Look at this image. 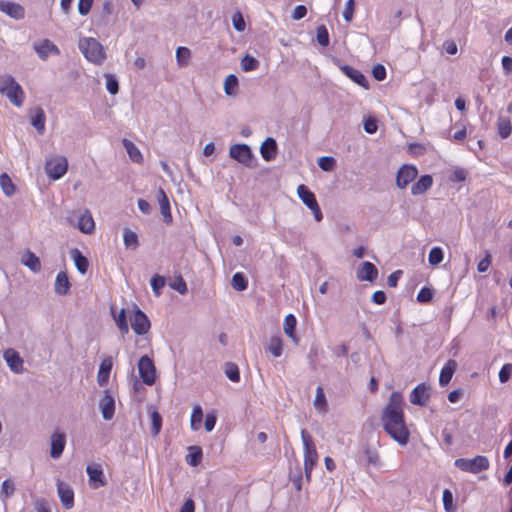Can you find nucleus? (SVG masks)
I'll use <instances>...</instances> for the list:
<instances>
[{"mask_svg": "<svg viewBox=\"0 0 512 512\" xmlns=\"http://www.w3.org/2000/svg\"><path fill=\"white\" fill-rule=\"evenodd\" d=\"M381 422L385 432L398 444L404 446L409 441L410 432L405 425L403 398L401 393L393 392L383 408Z\"/></svg>", "mask_w": 512, "mask_h": 512, "instance_id": "1", "label": "nucleus"}, {"mask_svg": "<svg viewBox=\"0 0 512 512\" xmlns=\"http://www.w3.org/2000/svg\"><path fill=\"white\" fill-rule=\"evenodd\" d=\"M79 49L84 57L94 64L99 65L106 58L104 47L95 38L88 37L80 39Z\"/></svg>", "mask_w": 512, "mask_h": 512, "instance_id": "2", "label": "nucleus"}, {"mask_svg": "<svg viewBox=\"0 0 512 512\" xmlns=\"http://www.w3.org/2000/svg\"><path fill=\"white\" fill-rule=\"evenodd\" d=\"M301 438L304 446V471L307 481H310L311 473L318 460V453L312 436L305 430H301Z\"/></svg>", "mask_w": 512, "mask_h": 512, "instance_id": "3", "label": "nucleus"}, {"mask_svg": "<svg viewBox=\"0 0 512 512\" xmlns=\"http://www.w3.org/2000/svg\"><path fill=\"white\" fill-rule=\"evenodd\" d=\"M0 93L7 96L11 103L20 107L24 102V92L21 86L10 75L0 78Z\"/></svg>", "mask_w": 512, "mask_h": 512, "instance_id": "4", "label": "nucleus"}, {"mask_svg": "<svg viewBox=\"0 0 512 512\" xmlns=\"http://www.w3.org/2000/svg\"><path fill=\"white\" fill-rule=\"evenodd\" d=\"M67 169L68 161L64 156H51L45 161V171L52 180H58L63 177L66 174Z\"/></svg>", "mask_w": 512, "mask_h": 512, "instance_id": "5", "label": "nucleus"}, {"mask_svg": "<svg viewBox=\"0 0 512 512\" xmlns=\"http://www.w3.org/2000/svg\"><path fill=\"white\" fill-rule=\"evenodd\" d=\"M130 327L138 335L146 334L151 327L148 316L136 304H133L130 310Z\"/></svg>", "mask_w": 512, "mask_h": 512, "instance_id": "6", "label": "nucleus"}, {"mask_svg": "<svg viewBox=\"0 0 512 512\" xmlns=\"http://www.w3.org/2000/svg\"><path fill=\"white\" fill-rule=\"evenodd\" d=\"M455 466L462 471L476 474L488 469L489 460L482 455H477L473 459L459 458L455 460Z\"/></svg>", "mask_w": 512, "mask_h": 512, "instance_id": "7", "label": "nucleus"}, {"mask_svg": "<svg viewBox=\"0 0 512 512\" xmlns=\"http://www.w3.org/2000/svg\"><path fill=\"white\" fill-rule=\"evenodd\" d=\"M297 194L302 202L312 211L314 219L320 222L323 219V214L314 193L307 186L301 184L297 188Z\"/></svg>", "mask_w": 512, "mask_h": 512, "instance_id": "8", "label": "nucleus"}, {"mask_svg": "<svg viewBox=\"0 0 512 512\" xmlns=\"http://www.w3.org/2000/svg\"><path fill=\"white\" fill-rule=\"evenodd\" d=\"M231 158L237 160L242 165L248 168H254L256 165L253 162V154L251 148L247 144H234L229 149Z\"/></svg>", "mask_w": 512, "mask_h": 512, "instance_id": "9", "label": "nucleus"}, {"mask_svg": "<svg viewBox=\"0 0 512 512\" xmlns=\"http://www.w3.org/2000/svg\"><path fill=\"white\" fill-rule=\"evenodd\" d=\"M138 372L143 383L153 385L156 380V368L154 362L147 355L142 356L138 361Z\"/></svg>", "mask_w": 512, "mask_h": 512, "instance_id": "10", "label": "nucleus"}, {"mask_svg": "<svg viewBox=\"0 0 512 512\" xmlns=\"http://www.w3.org/2000/svg\"><path fill=\"white\" fill-rule=\"evenodd\" d=\"M418 175V170L413 165L405 164L397 172L396 185L400 189H404L409 185Z\"/></svg>", "mask_w": 512, "mask_h": 512, "instance_id": "11", "label": "nucleus"}, {"mask_svg": "<svg viewBox=\"0 0 512 512\" xmlns=\"http://www.w3.org/2000/svg\"><path fill=\"white\" fill-rule=\"evenodd\" d=\"M89 476V485L93 489H98L106 484L104 473L100 464L92 463L86 468Z\"/></svg>", "mask_w": 512, "mask_h": 512, "instance_id": "12", "label": "nucleus"}, {"mask_svg": "<svg viewBox=\"0 0 512 512\" xmlns=\"http://www.w3.org/2000/svg\"><path fill=\"white\" fill-rule=\"evenodd\" d=\"M430 398V386L426 383L417 385L410 394V402L414 405L425 406Z\"/></svg>", "mask_w": 512, "mask_h": 512, "instance_id": "13", "label": "nucleus"}, {"mask_svg": "<svg viewBox=\"0 0 512 512\" xmlns=\"http://www.w3.org/2000/svg\"><path fill=\"white\" fill-rule=\"evenodd\" d=\"M0 11L15 20H22L25 17L24 7L15 2L0 0Z\"/></svg>", "mask_w": 512, "mask_h": 512, "instance_id": "14", "label": "nucleus"}, {"mask_svg": "<svg viewBox=\"0 0 512 512\" xmlns=\"http://www.w3.org/2000/svg\"><path fill=\"white\" fill-rule=\"evenodd\" d=\"M3 357L11 371L17 374L24 371L23 359L20 357L16 350L12 348L6 349L4 351Z\"/></svg>", "mask_w": 512, "mask_h": 512, "instance_id": "15", "label": "nucleus"}, {"mask_svg": "<svg viewBox=\"0 0 512 512\" xmlns=\"http://www.w3.org/2000/svg\"><path fill=\"white\" fill-rule=\"evenodd\" d=\"M356 276L360 281L373 282L378 276V269L373 263L365 261L358 267Z\"/></svg>", "mask_w": 512, "mask_h": 512, "instance_id": "16", "label": "nucleus"}, {"mask_svg": "<svg viewBox=\"0 0 512 512\" xmlns=\"http://www.w3.org/2000/svg\"><path fill=\"white\" fill-rule=\"evenodd\" d=\"M57 491L62 505L66 509H71L74 506V492L71 487L61 481L57 484Z\"/></svg>", "mask_w": 512, "mask_h": 512, "instance_id": "17", "label": "nucleus"}, {"mask_svg": "<svg viewBox=\"0 0 512 512\" xmlns=\"http://www.w3.org/2000/svg\"><path fill=\"white\" fill-rule=\"evenodd\" d=\"M66 439L65 435L61 432H54L51 436V449L50 455L53 459L61 457L65 448Z\"/></svg>", "mask_w": 512, "mask_h": 512, "instance_id": "18", "label": "nucleus"}, {"mask_svg": "<svg viewBox=\"0 0 512 512\" xmlns=\"http://www.w3.org/2000/svg\"><path fill=\"white\" fill-rule=\"evenodd\" d=\"M157 199L160 207L161 215L163 216V221L166 224L172 223V215L170 210V201L165 191L162 188H159L157 193Z\"/></svg>", "mask_w": 512, "mask_h": 512, "instance_id": "19", "label": "nucleus"}, {"mask_svg": "<svg viewBox=\"0 0 512 512\" xmlns=\"http://www.w3.org/2000/svg\"><path fill=\"white\" fill-rule=\"evenodd\" d=\"M100 409L105 420H111L113 418L115 411V401L108 390L105 391L104 396L100 400Z\"/></svg>", "mask_w": 512, "mask_h": 512, "instance_id": "20", "label": "nucleus"}, {"mask_svg": "<svg viewBox=\"0 0 512 512\" xmlns=\"http://www.w3.org/2000/svg\"><path fill=\"white\" fill-rule=\"evenodd\" d=\"M112 367L113 362L111 357H106L102 360L97 374V382L99 386L104 387L108 384Z\"/></svg>", "mask_w": 512, "mask_h": 512, "instance_id": "21", "label": "nucleus"}, {"mask_svg": "<svg viewBox=\"0 0 512 512\" xmlns=\"http://www.w3.org/2000/svg\"><path fill=\"white\" fill-rule=\"evenodd\" d=\"M260 153L264 160L271 161L277 155V142L274 138L268 137L261 144Z\"/></svg>", "mask_w": 512, "mask_h": 512, "instance_id": "22", "label": "nucleus"}, {"mask_svg": "<svg viewBox=\"0 0 512 512\" xmlns=\"http://www.w3.org/2000/svg\"><path fill=\"white\" fill-rule=\"evenodd\" d=\"M340 69L347 77H349L356 84H358L364 88H368V81H367L366 77L359 70H357L349 65H341Z\"/></svg>", "mask_w": 512, "mask_h": 512, "instance_id": "23", "label": "nucleus"}, {"mask_svg": "<svg viewBox=\"0 0 512 512\" xmlns=\"http://www.w3.org/2000/svg\"><path fill=\"white\" fill-rule=\"evenodd\" d=\"M457 368L455 360H448L441 370L439 376V384L441 387H445L451 381L452 376Z\"/></svg>", "mask_w": 512, "mask_h": 512, "instance_id": "24", "label": "nucleus"}, {"mask_svg": "<svg viewBox=\"0 0 512 512\" xmlns=\"http://www.w3.org/2000/svg\"><path fill=\"white\" fill-rule=\"evenodd\" d=\"M433 184V178L431 175H423L415 182L411 187V193L413 195H421L431 188Z\"/></svg>", "mask_w": 512, "mask_h": 512, "instance_id": "25", "label": "nucleus"}, {"mask_svg": "<svg viewBox=\"0 0 512 512\" xmlns=\"http://www.w3.org/2000/svg\"><path fill=\"white\" fill-rule=\"evenodd\" d=\"M45 113L41 107H36L31 113V124L39 134L45 131Z\"/></svg>", "mask_w": 512, "mask_h": 512, "instance_id": "26", "label": "nucleus"}, {"mask_svg": "<svg viewBox=\"0 0 512 512\" xmlns=\"http://www.w3.org/2000/svg\"><path fill=\"white\" fill-rule=\"evenodd\" d=\"M36 52L42 59H46L49 54H59L58 47L48 39L41 41L36 47Z\"/></svg>", "mask_w": 512, "mask_h": 512, "instance_id": "27", "label": "nucleus"}, {"mask_svg": "<svg viewBox=\"0 0 512 512\" xmlns=\"http://www.w3.org/2000/svg\"><path fill=\"white\" fill-rule=\"evenodd\" d=\"M78 228L85 234H91L95 230V222L89 211H85L78 220Z\"/></svg>", "mask_w": 512, "mask_h": 512, "instance_id": "28", "label": "nucleus"}, {"mask_svg": "<svg viewBox=\"0 0 512 512\" xmlns=\"http://www.w3.org/2000/svg\"><path fill=\"white\" fill-rule=\"evenodd\" d=\"M21 262L23 265L27 266L31 271L37 273L41 270V263L39 257H37L33 252L27 250L22 256Z\"/></svg>", "mask_w": 512, "mask_h": 512, "instance_id": "29", "label": "nucleus"}, {"mask_svg": "<svg viewBox=\"0 0 512 512\" xmlns=\"http://www.w3.org/2000/svg\"><path fill=\"white\" fill-rule=\"evenodd\" d=\"M70 289V282L66 272L60 271L55 280V292L59 295H66Z\"/></svg>", "mask_w": 512, "mask_h": 512, "instance_id": "30", "label": "nucleus"}, {"mask_svg": "<svg viewBox=\"0 0 512 512\" xmlns=\"http://www.w3.org/2000/svg\"><path fill=\"white\" fill-rule=\"evenodd\" d=\"M266 351L270 352L275 358L282 355L283 340L279 335L272 336L265 347Z\"/></svg>", "mask_w": 512, "mask_h": 512, "instance_id": "31", "label": "nucleus"}, {"mask_svg": "<svg viewBox=\"0 0 512 512\" xmlns=\"http://www.w3.org/2000/svg\"><path fill=\"white\" fill-rule=\"evenodd\" d=\"M497 131L502 139H506L512 132L510 119L506 116H499L497 119Z\"/></svg>", "mask_w": 512, "mask_h": 512, "instance_id": "32", "label": "nucleus"}, {"mask_svg": "<svg viewBox=\"0 0 512 512\" xmlns=\"http://www.w3.org/2000/svg\"><path fill=\"white\" fill-rule=\"evenodd\" d=\"M297 320L293 314H288L284 320V333L292 339L295 343L298 342V338L295 335Z\"/></svg>", "mask_w": 512, "mask_h": 512, "instance_id": "33", "label": "nucleus"}, {"mask_svg": "<svg viewBox=\"0 0 512 512\" xmlns=\"http://www.w3.org/2000/svg\"><path fill=\"white\" fill-rule=\"evenodd\" d=\"M72 257L76 268L81 274H85L89 267V262L78 249L72 250Z\"/></svg>", "mask_w": 512, "mask_h": 512, "instance_id": "34", "label": "nucleus"}, {"mask_svg": "<svg viewBox=\"0 0 512 512\" xmlns=\"http://www.w3.org/2000/svg\"><path fill=\"white\" fill-rule=\"evenodd\" d=\"M314 407L320 413H326L328 410L327 400L324 394V390L321 386H318L316 389V396L314 399Z\"/></svg>", "mask_w": 512, "mask_h": 512, "instance_id": "35", "label": "nucleus"}, {"mask_svg": "<svg viewBox=\"0 0 512 512\" xmlns=\"http://www.w3.org/2000/svg\"><path fill=\"white\" fill-rule=\"evenodd\" d=\"M0 187L3 193L10 197L15 193L16 187L7 173L0 175Z\"/></svg>", "mask_w": 512, "mask_h": 512, "instance_id": "36", "label": "nucleus"}, {"mask_svg": "<svg viewBox=\"0 0 512 512\" xmlns=\"http://www.w3.org/2000/svg\"><path fill=\"white\" fill-rule=\"evenodd\" d=\"M191 58V51L187 47L180 46L176 49V61L179 67L188 65Z\"/></svg>", "mask_w": 512, "mask_h": 512, "instance_id": "37", "label": "nucleus"}, {"mask_svg": "<svg viewBox=\"0 0 512 512\" xmlns=\"http://www.w3.org/2000/svg\"><path fill=\"white\" fill-rule=\"evenodd\" d=\"M238 86V79L234 74H230L224 81V91L228 96L236 94V88Z\"/></svg>", "mask_w": 512, "mask_h": 512, "instance_id": "38", "label": "nucleus"}, {"mask_svg": "<svg viewBox=\"0 0 512 512\" xmlns=\"http://www.w3.org/2000/svg\"><path fill=\"white\" fill-rule=\"evenodd\" d=\"M150 284H151V287H152V290H153L154 294L156 296H160L161 293H162V288L166 284V279H165V277H163V276H161L159 274H155L151 278Z\"/></svg>", "mask_w": 512, "mask_h": 512, "instance_id": "39", "label": "nucleus"}, {"mask_svg": "<svg viewBox=\"0 0 512 512\" xmlns=\"http://www.w3.org/2000/svg\"><path fill=\"white\" fill-rule=\"evenodd\" d=\"M225 374L232 382H239L240 380L239 368L232 362H227L225 364Z\"/></svg>", "mask_w": 512, "mask_h": 512, "instance_id": "40", "label": "nucleus"}, {"mask_svg": "<svg viewBox=\"0 0 512 512\" xmlns=\"http://www.w3.org/2000/svg\"><path fill=\"white\" fill-rule=\"evenodd\" d=\"M259 67V61L250 56L245 55L244 58L241 60V68L245 72L254 71Z\"/></svg>", "mask_w": 512, "mask_h": 512, "instance_id": "41", "label": "nucleus"}, {"mask_svg": "<svg viewBox=\"0 0 512 512\" xmlns=\"http://www.w3.org/2000/svg\"><path fill=\"white\" fill-rule=\"evenodd\" d=\"M364 453L368 465H372L374 467H378L380 465V458L378 452L375 449L366 446L364 449Z\"/></svg>", "mask_w": 512, "mask_h": 512, "instance_id": "42", "label": "nucleus"}, {"mask_svg": "<svg viewBox=\"0 0 512 512\" xmlns=\"http://www.w3.org/2000/svg\"><path fill=\"white\" fill-rule=\"evenodd\" d=\"M203 419V411L200 406H195L191 415V429L198 430Z\"/></svg>", "mask_w": 512, "mask_h": 512, "instance_id": "43", "label": "nucleus"}, {"mask_svg": "<svg viewBox=\"0 0 512 512\" xmlns=\"http://www.w3.org/2000/svg\"><path fill=\"white\" fill-rule=\"evenodd\" d=\"M232 287L237 291H243L247 288L248 282L242 273H235L231 281Z\"/></svg>", "mask_w": 512, "mask_h": 512, "instance_id": "44", "label": "nucleus"}, {"mask_svg": "<svg viewBox=\"0 0 512 512\" xmlns=\"http://www.w3.org/2000/svg\"><path fill=\"white\" fill-rule=\"evenodd\" d=\"M443 260V250L440 247H434L430 250L428 262L432 266L440 264Z\"/></svg>", "mask_w": 512, "mask_h": 512, "instance_id": "45", "label": "nucleus"}, {"mask_svg": "<svg viewBox=\"0 0 512 512\" xmlns=\"http://www.w3.org/2000/svg\"><path fill=\"white\" fill-rule=\"evenodd\" d=\"M317 41L318 43L323 46V47H327L330 43L329 41V33H328V30L326 28L325 25H320L318 28H317Z\"/></svg>", "mask_w": 512, "mask_h": 512, "instance_id": "46", "label": "nucleus"}, {"mask_svg": "<svg viewBox=\"0 0 512 512\" xmlns=\"http://www.w3.org/2000/svg\"><path fill=\"white\" fill-rule=\"evenodd\" d=\"M111 312L114 315V318L116 320V323H117L118 327L121 330L127 331L128 327H127V324H126V310L124 308H122L120 310L119 314H118V317L116 318L115 317L116 308L114 307V305H112L111 306Z\"/></svg>", "mask_w": 512, "mask_h": 512, "instance_id": "47", "label": "nucleus"}, {"mask_svg": "<svg viewBox=\"0 0 512 512\" xmlns=\"http://www.w3.org/2000/svg\"><path fill=\"white\" fill-rule=\"evenodd\" d=\"M336 161L333 157L330 156H323L318 159V166L323 171H332L335 167Z\"/></svg>", "mask_w": 512, "mask_h": 512, "instance_id": "48", "label": "nucleus"}, {"mask_svg": "<svg viewBox=\"0 0 512 512\" xmlns=\"http://www.w3.org/2000/svg\"><path fill=\"white\" fill-rule=\"evenodd\" d=\"M170 287L174 290H176L181 295H184L187 293V285L185 280L181 275L177 276L173 282H171Z\"/></svg>", "mask_w": 512, "mask_h": 512, "instance_id": "49", "label": "nucleus"}, {"mask_svg": "<svg viewBox=\"0 0 512 512\" xmlns=\"http://www.w3.org/2000/svg\"><path fill=\"white\" fill-rule=\"evenodd\" d=\"M443 505L446 512H454L453 495L449 489L443 491Z\"/></svg>", "mask_w": 512, "mask_h": 512, "instance_id": "50", "label": "nucleus"}, {"mask_svg": "<svg viewBox=\"0 0 512 512\" xmlns=\"http://www.w3.org/2000/svg\"><path fill=\"white\" fill-rule=\"evenodd\" d=\"M191 449H195V451L187 455V462L191 466H197L202 459V450L199 447H191Z\"/></svg>", "mask_w": 512, "mask_h": 512, "instance_id": "51", "label": "nucleus"}, {"mask_svg": "<svg viewBox=\"0 0 512 512\" xmlns=\"http://www.w3.org/2000/svg\"><path fill=\"white\" fill-rule=\"evenodd\" d=\"M152 419V434L158 435L162 427V417L157 411H153L151 414Z\"/></svg>", "mask_w": 512, "mask_h": 512, "instance_id": "52", "label": "nucleus"}, {"mask_svg": "<svg viewBox=\"0 0 512 512\" xmlns=\"http://www.w3.org/2000/svg\"><path fill=\"white\" fill-rule=\"evenodd\" d=\"M106 79V89L108 92L112 95L116 94L118 92V81L117 79L111 75V74H105Z\"/></svg>", "mask_w": 512, "mask_h": 512, "instance_id": "53", "label": "nucleus"}, {"mask_svg": "<svg viewBox=\"0 0 512 512\" xmlns=\"http://www.w3.org/2000/svg\"><path fill=\"white\" fill-rule=\"evenodd\" d=\"M432 298H433V290L428 287H423L417 295V300L420 303H428L432 300Z\"/></svg>", "mask_w": 512, "mask_h": 512, "instance_id": "54", "label": "nucleus"}, {"mask_svg": "<svg viewBox=\"0 0 512 512\" xmlns=\"http://www.w3.org/2000/svg\"><path fill=\"white\" fill-rule=\"evenodd\" d=\"M232 23H233V27L236 31L242 32L245 30V26H246L245 21L240 12H236L233 14Z\"/></svg>", "mask_w": 512, "mask_h": 512, "instance_id": "55", "label": "nucleus"}, {"mask_svg": "<svg viewBox=\"0 0 512 512\" xmlns=\"http://www.w3.org/2000/svg\"><path fill=\"white\" fill-rule=\"evenodd\" d=\"M512 374V364L508 363L502 366L499 371V380L501 383H506Z\"/></svg>", "mask_w": 512, "mask_h": 512, "instance_id": "56", "label": "nucleus"}, {"mask_svg": "<svg viewBox=\"0 0 512 512\" xmlns=\"http://www.w3.org/2000/svg\"><path fill=\"white\" fill-rule=\"evenodd\" d=\"M355 8V1L348 0L345 5V9L343 11V18L346 22H350L353 18Z\"/></svg>", "mask_w": 512, "mask_h": 512, "instance_id": "57", "label": "nucleus"}, {"mask_svg": "<svg viewBox=\"0 0 512 512\" xmlns=\"http://www.w3.org/2000/svg\"><path fill=\"white\" fill-rule=\"evenodd\" d=\"M130 161L138 164L143 163L142 153L132 142H130Z\"/></svg>", "mask_w": 512, "mask_h": 512, "instance_id": "58", "label": "nucleus"}, {"mask_svg": "<svg viewBox=\"0 0 512 512\" xmlns=\"http://www.w3.org/2000/svg\"><path fill=\"white\" fill-rule=\"evenodd\" d=\"M467 178V171L463 168H456L450 176L452 182H463Z\"/></svg>", "mask_w": 512, "mask_h": 512, "instance_id": "59", "label": "nucleus"}, {"mask_svg": "<svg viewBox=\"0 0 512 512\" xmlns=\"http://www.w3.org/2000/svg\"><path fill=\"white\" fill-rule=\"evenodd\" d=\"M93 1L94 0H79V2H78L79 14H81L82 16L87 15L92 8Z\"/></svg>", "mask_w": 512, "mask_h": 512, "instance_id": "60", "label": "nucleus"}, {"mask_svg": "<svg viewBox=\"0 0 512 512\" xmlns=\"http://www.w3.org/2000/svg\"><path fill=\"white\" fill-rule=\"evenodd\" d=\"M15 492V485L10 479H6L2 483L1 493L5 495V497H9L13 495Z\"/></svg>", "mask_w": 512, "mask_h": 512, "instance_id": "61", "label": "nucleus"}, {"mask_svg": "<svg viewBox=\"0 0 512 512\" xmlns=\"http://www.w3.org/2000/svg\"><path fill=\"white\" fill-rule=\"evenodd\" d=\"M372 75L377 81H382L386 77V69L383 65L377 64L372 69Z\"/></svg>", "mask_w": 512, "mask_h": 512, "instance_id": "62", "label": "nucleus"}, {"mask_svg": "<svg viewBox=\"0 0 512 512\" xmlns=\"http://www.w3.org/2000/svg\"><path fill=\"white\" fill-rule=\"evenodd\" d=\"M378 125L375 118L369 117L364 121V130L368 134H374L377 131Z\"/></svg>", "mask_w": 512, "mask_h": 512, "instance_id": "63", "label": "nucleus"}, {"mask_svg": "<svg viewBox=\"0 0 512 512\" xmlns=\"http://www.w3.org/2000/svg\"><path fill=\"white\" fill-rule=\"evenodd\" d=\"M306 14H307L306 6L298 5L295 7V9L293 11L292 18L294 20H300V19L304 18L306 16Z\"/></svg>", "mask_w": 512, "mask_h": 512, "instance_id": "64", "label": "nucleus"}]
</instances>
